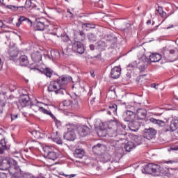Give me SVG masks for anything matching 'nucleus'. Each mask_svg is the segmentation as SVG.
I'll use <instances>...</instances> for the list:
<instances>
[{
	"mask_svg": "<svg viewBox=\"0 0 178 178\" xmlns=\"http://www.w3.org/2000/svg\"><path fill=\"white\" fill-rule=\"evenodd\" d=\"M37 70L42 73V74H45L46 77H49V79H51V77H52V75L54 74V70H52V69L49 67H45L42 70L37 69Z\"/></svg>",
	"mask_w": 178,
	"mask_h": 178,
	"instance_id": "16",
	"label": "nucleus"
},
{
	"mask_svg": "<svg viewBox=\"0 0 178 178\" xmlns=\"http://www.w3.org/2000/svg\"><path fill=\"white\" fill-rule=\"evenodd\" d=\"M174 98L176 99V101H178V96L177 95H174Z\"/></svg>",
	"mask_w": 178,
	"mask_h": 178,
	"instance_id": "64",
	"label": "nucleus"
},
{
	"mask_svg": "<svg viewBox=\"0 0 178 178\" xmlns=\"http://www.w3.org/2000/svg\"><path fill=\"white\" fill-rule=\"evenodd\" d=\"M122 30H123L124 33H130L132 30L131 24H126L125 27L122 28Z\"/></svg>",
	"mask_w": 178,
	"mask_h": 178,
	"instance_id": "35",
	"label": "nucleus"
},
{
	"mask_svg": "<svg viewBox=\"0 0 178 178\" xmlns=\"http://www.w3.org/2000/svg\"><path fill=\"white\" fill-rule=\"evenodd\" d=\"M122 118L124 122H129L130 123L131 122L134 121V119H136V114L134 112L127 110L123 113Z\"/></svg>",
	"mask_w": 178,
	"mask_h": 178,
	"instance_id": "10",
	"label": "nucleus"
},
{
	"mask_svg": "<svg viewBox=\"0 0 178 178\" xmlns=\"http://www.w3.org/2000/svg\"><path fill=\"white\" fill-rule=\"evenodd\" d=\"M75 39L76 40V41H79L80 42V41H84L86 40V33H84L83 31H79L77 34H76V37L75 38Z\"/></svg>",
	"mask_w": 178,
	"mask_h": 178,
	"instance_id": "32",
	"label": "nucleus"
},
{
	"mask_svg": "<svg viewBox=\"0 0 178 178\" xmlns=\"http://www.w3.org/2000/svg\"><path fill=\"white\" fill-rule=\"evenodd\" d=\"M120 72L121 70L118 67H114L113 69H111V79H119V77H120Z\"/></svg>",
	"mask_w": 178,
	"mask_h": 178,
	"instance_id": "17",
	"label": "nucleus"
},
{
	"mask_svg": "<svg viewBox=\"0 0 178 178\" xmlns=\"http://www.w3.org/2000/svg\"><path fill=\"white\" fill-rule=\"evenodd\" d=\"M55 54H57L58 55H59V53H58V52H56L55 51H51V56H52L53 58H55V56H54V55H55Z\"/></svg>",
	"mask_w": 178,
	"mask_h": 178,
	"instance_id": "54",
	"label": "nucleus"
},
{
	"mask_svg": "<svg viewBox=\"0 0 178 178\" xmlns=\"http://www.w3.org/2000/svg\"><path fill=\"white\" fill-rule=\"evenodd\" d=\"M156 135V130L152 128L146 129L145 130V138H147V140H152L154 137Z\"/></svg>",
	"mask_w": 178,
	"mask_h": 178,
	"instance_id": "13",
	"label": "nucleus"
},
{
	"mask_svg": "<svg viewBox=\"0 0 178 178\" xmlns=\"http://www.w3.org/2000/svg\"><path fill=\"white\" fill-rule=\"evenodd\" d=\"M71 76H61L58 79L52 81L48 86L49 92H55V94H60L64 95L67 92V84L72 81Z\"/></svg>",
	"mask_w": 178,
	"mask_h": 178,
	"instance_id": "1",
	"label": "nucleus"
},
{
	"mask_svg": "<svg viewBox=\"0 0 178 178\" xmlns=\"http://www.w3.org/2000/svg\"><path fill=\"white\" fill-rule=\"evenodd\" d=\"M3 140H6V138L2 134H0V143H1Z\"/></svg>",
	"mask_w": 178,
	"mask_h": 178,
	"instance_id": "55",
	"label": "nucleus"
},
{
	"mask_svg": "<svg viewBox=\"0 0 178 178\" xmlns=\"http://www.w3.org/2000/svg\"><path fill=\"white\" fill-rule=\"evenodd\" d=\"M19 104L22 108L29 106L30 105V97L27 95H22L19 99Z\"/></svg>",
	"mask_w": 178,
	"mask_h": 178,
	"instance_id": "15",
	"label": "nucleus"
},
{
	"mask_svg": "<svg viewBox=\"0 0 178 178\" xmlns=\"http://www.w3.org/2000/svg\"><path fill=\"white\" fill-rule=\"evenodd\" d=\"M43 151L44 152V156L47 158V159H51V161H55L59 158V154L51 151V147L49 146H45L43 147Z\"/></svg>",
	"mask_w": 178,
	"mask_h": 178,
	"instance_id": "7",
	"label": "nucleus"
},
{
	"mask_svg": "<svg viewBox=\"0 0 178 178\" xmlns=\"http://www.w3.org/2000/svg\"><path fill=\"white\" fill-rule=\"evenodd\" d=\"M48 115L51 118V119H53V120H54L56 118V117H55V115H54V114H52L51 111L49 113Z\"/></svg>",
	"mask_w": 178,
	"mask_h": 178,
	"instance_id": "51",
	"label": "nucleus"
},
{
	"mask_svg": "<svg viewBox=\"0 0 178 178\" xmlns=\"http://www.w3.org/2000/svg\"><path fill=\"white\" fill-rule=\"evenodd\" d=\"M21 8H26V9L31 8V0H26L25 2V6H21Z\"/></svg>",
	"mask_w": 178,
	"mask_h": 178,
	"instance_id": "39",
	"label": "nucleus"
},
{
	"mask_svg": "<svg viewBox=\"0 0 178 178\" xmlns=\"http://www.w3.org/2000/svg\"><path fill=\"white\" fill-rule=\"evenodd\" d=\"M76 131L78 134H79L81 137H86V136H88V133H90L89 127L86 125L78 126L76 128Z\"/></svg>",
	"mask_w": 178,
	"mask_h": 178,
	"instance_id": "11",
	"label": "nucleus"
},
{
	"mask_svg": "<svg viewBox=\"0 0 178 178\" xmlns=\"http://www.w3.org/2000/svg\"><path fill=\"white\" fill-rule=\"evenodd\" d=\"M10 46L8 49V55L10 57V60H13V58H16L19 55V50L16 46Z\"/></svg>",
	"mask_w": 178,
	"mask_h": 178,
	"instance_id": "14",
	"label": "nucleus"
},
{
	"mask_svg": "<svg viewBox=\"0 0 178 178\" xmlns=\"http://www.w3.org/2000/svg\"><path fill=\"white\" fill-rule=\"evenodd\" d=\"M48 20L44 17L36 18L33 26L36 31H43L48 27Z\"/></svg>",
	"mask_w": 178,
	"mask_h": 178,
	"instance_id": "4",
	"label": "nucleus"
},
{
	"mask_svg": "<svg viewBox=\"0 0 178 178\" xmlns=\"http://www.w3.org/2000/svg\"><path fill=\"white\" fill-rule=\"evenodd\" d=\"M150 122L152 123H154V124H157L160 127H163L166 126V122H165L164 121L161 120H156L155 118H150Z\"/></svg>",
	"mask_w": 178,
	"mask_h": 178,
	"instance_id": "26",
	"label": "nucleus"
},
{
	"mask_svg": "<svg viewBox=\"0 0 178 178\" xmlns=\"http://www.w3.org/2000/svg\"><path fill=\"white\" fill-rule=\"evenodd\" d=\"M137 116L138 120H144L147 118V110L145 108H138L137 110Z\"/></svg>",
	"mask_w": 178,
	"mask_h": 178,
	"instance_id": "18",
	"label": "nucleus"
},
{
	"mask_svg": "<svg viewBox=\"0 0 178 178\" xmlns=\"http://www.w3.org/2000/svg\"><path fill=\"white\" fill-rule=\"evenodd\" d=\"M157 111H158L159 112H160V113H159V115H162V114L163 113V108H158Z\"/></svg>",
	"mask_w": 178,
	"mask_h": 178,
	"instance_id": "57",
	"label": "nucleus"
},
{
	"mask_svg": "<svg viewBox=\"0 0 178 178\" xmlns=\"http://www.w3.org/2000/svg\"><path fill=\"white\" fill-rule=\"evenodd\" d=\"M72 51L74 52H76L77 54H80V55H83L84 54V46L81 44V42L79 41H75L72 44Z\"/></svg>",
	"mask_w": 178,
	"mask_h": 178,
	"instance_id": "9",
	"label": "nucleus"
},
{
	"mask_svg": "<svg viewBox=\"0 0 178 178\" xmlns=\"http://www.w3.org/2000/svg\"><path fill=\"white\" fill-rule=\"evenodd\" d=\"M118 121L111 120L104 123V131H106L109 137H116L118 134L115 132Z\"/></svg>",
	"mask_w": 178,
	"mask_h": 178,
	"instance_id": "3",
	"label": "nucleus"
},
{
	"mask_svg": "<svg viewBox=\"0 0 178 178\" xmlns=\"http://www.w3.org/2000/svg\"><path fill=\"white\" fill-rule=\"evenodd\" d=\"M163 162H164V163H167L168 165L172 164V163H175V161H172V160H170V161H164Z\"/></svg>",
	"mask_w": 178,
	"mask_h": 178,
	"instance_id": "50",
	"label": "nucleus"
},
{
	"mask_svg": "<svg viewBox=\"0 0 178 178\" xmlns=\"http://www.w3.org/2000/svg\"><path fill=\"white\" fill-rule=\"evenodd\" d=\"M8 172L13 175L11 178H23V174L19 165H13L9 168Z\"/></svg>",
	"mask_w": 178,
	"mask_h": 178,
	"instance_id": "8",
	"label": "nucleus"
},
{
	"mask_svg": "<svg viewBox=\"0 0 178 178\" xmlns=\"http://www.w3.org/2000/svg\"><path fill=\"white\" fill-rule=\"evenodd\" d=\"M133 148H136V143L134 142L129 141L124 145V149L127 152H130Z\"/></svg>",
	"mask_w": 178,
	"mask_h": 178,
	"instance_id": "27",
	"label": "nucleus"
},
{
	"mask_svg": "<svg viewBox=\"0 0 178 178\" xmlns=\"http://www.w3.org/2000/svg\"><path fill=\"white\" fill-rule=\"evenodd\" d=\"M8 142L6 141V139H3L1 142H0V155L3 154L5 151L8 149V146L6 145V143Z\"/></svg>",
	"mask_w": 178,
	"mask_h": 178,
	"instance_id": "28",
	"label": "nucleus"
},
{
	"mask_svg": "<svg viewBox=\"0 0 178 178\" xmlns=\"http://www.w3.org/2000/svg\"><path fill=\"white\" fill-rule=\"evenodd\" d=\"M20 66H27L29 65V57L26 55H22L19 58Z\"/></svg>",
	"mask_w": 178,
	"mask_h": 178,
	"instance_id": "23",
	"label": "nucleus"
},
{
	"mask_svg": "<svg viewBox=\"0 0 178 178\" xmlns=\"http://www.w3.org/2000/svg\"><path fill=\"white\" fill-rule=\"evenodd\" d=\"M67 129L68 131L63 135L64 140H67V141H74L76 140V134L73 129H74V125L67 124H66Z\"/></svg>",
	"mask_w": 178,
	"mask_h": 178,
	"instance_id": "6",
	"label": "nucleus"
},
{
	"mask_svg": "<svg viewBox=\"0 0 178 178\" xmlns=\"http://www.w3.org/2000/svg\"><path fill=\"white\" fill-rule=\"evenodd\" d=\"M144 170L145 172L147 173V175H152L154 173H157V172H161V173L168 177L172 175L170 174V172H169V169L163 170H162V168H161V166L155 163L147 164V165L145 166Z\"/></svg>",
	"mask_w": 178,
	"mask_h": 178,
	"instance_id": "2",
	"label": "nucleus"
},
{
	"mask_svg": "<svg viewBox=\"0 0 178 178\" xmlns=\"http://www.w3.org/2000/svg\"><path fill=\"white\" fill-rule=\"evenodd\" d=\"M6 8H8V9H11V10H17V9H19V8H22V6L17 7L15 6L8 5Z\"/></svg>",
	"mask_w": 178,
	"mask_h": 178,
	"instance_id": "40",
	"label": "nucleus"
},
{
	"mask_svg": "<svg viewBox=\"0 0 178 178\" xmlns=\"http://www.w3.org/2000/svg\"><path fill=\"white\" fill-rule=\"evenodd\" d=\"M0 178H7L6 174L3 172H0Z\"/></svg>",
	"mask_w": 178,
	"mask_h": 178,
	"instance_id": "53",
	"label": "nucleus"
},
{
	"mask_svg": "<svg viewBox=\"0 0 178 178\" xmlns=\"http://www.w3.org/2000/svg\"><path fill=\"white\" fill-rule=\"evenodd\" d=\"M88 38L89 41H90V42H94L97 41V37L92 33H88Z\"/></svg>",
	"mask_w": 178,
	"mask_h": 178,
	"instance_id": "36",
	"label": "nucleus"
},
{
	"mask_svg": "<svg viewBox=\"0 0 178 178\" xmlns=\"http://www.w3.org/2000/svg\"><path fill=\"white\" fill-rule=\"evenodd\" d=\"M128 127H129L130 130L132 131H137L140 129V122L137 121H131L129 123Z\"/></svg>",
	"mask_w": 178,
	"mask_h": 178,
	"instance_id": "19",
	"label": "nucleus"
},
{
	"mask_svg": "<svg viewBox=\"0 0 178 178\" xmlns=\"http://www.w3.org/2000/svg\"><path fill=\"white\" fill-rule=\"evenodd\" d=\"M51 138L54 143H56V144H63L62 138H60V135L58 134V131L53 133L51 136Z\"/></svg>",
	"mask_w": 178,
	"mask_h": 178,
	"instance_id": "21",
	"label": "nucleus"
},
{
	"mask_svg": "<svg viewBox=\"0 0 178 178\" xmlns=\"http://www.w3.org/2000/svg\"><path fill=\"white\" fill-rule=\"evenodd\" d=\"M102 133V130L99 131V132L97 133L98 136H100V137H105V134L101 135Z\"/></svg>",
	"mask_w": 178,
	"mask_h": 178,
	"instance_id": "58",
	"label": "nucleus"
},
{
	"mask_svg": "<svg viewBox=\"0 0 178 178\" xmlns=\"http://www.w3.org/2000/svg\"><path fill=\"white\" fill-rule=\"evenodd\" d=\"M0 27L2 28L3 27V22L0 20Z\"/></svg>",
	"mask_w": 178,
	"mask_h": 178,
	"instance_id": "62",
	"label": "nucleus"
},
{
	"mask_svg": "<svg viewBox=\"0 0 178 178\" xmlns=\"http://www.w3.org/2000/svg\"><path fill=\"white\" fill-rule=\"evenodd\" d=\"M90 49H91V51H94V49H95V46H94V44H90Z\"/></svg>",
	"mask_w": 178,
	"mask_h": 178,
	"instance_id": "56",
	"label": "nucleus"
},
{
	"mask_svg": "<svg viewBox=\"0 0 178 178\" xmlns=\"http://www.w3.org/2000/svg\"><path fill=\"white\" fill-rule=\"evenodd\" d=\"M82 26H83V27H90V26H91V24H90V23H83L82 24Z\"/></svg>",
	"mask_w": 178,
	"mask_h": 178,
	"instance_id": "52",
	"label": "nucleus"
},
{
	"mask_svg": "<svg viewBox=\"0 0 178 178\" xmlns=\"http://www.w3.org/2000/svg\"><path fill=\"white\" fill-rule=\"evenodd\" d=\"M17 119V114H11V120H15Z\"/></svg>",
	"mask_w": 178,
	"mask_h": 178,
	"instance_id": "48",
	"label": "nucleus"
},
{
	"mask_svg": "<svg viewBox=\"0 0 178 178\" xmlns=\"http://www.w3.org/2000/svg\"><path fill=\"white\" fill-rule=\"evenodd\" d=\"M15 163V160L13 159H10V160H6L5 162H3V158H2V156H0V166H6L3 168H1L2 170H9V168H12L10 163Z\"/></svg>",
	"mask_w": 178,
	"mask_h": 178,
	"instance_id": "12",
	"label": "nucleus"
},
{
	"mask_svg": "<svg viewBox=\"0 0 178 178\" xmlns=\"http://www.w3.org/2000/svg\"><path fill=\"white\" fill-rule=\"evenodd\" d=\"M3 99H5V95L0 93V113H3V108H5V106L6 105V103Z\"/></svg>",
	"mask_w": 178,
	"mask_h": 178,
	"instance_id": "29",
	"label": "nucleus"
},
{
	"mask_svg": "<svg viewBox=\"0 0 178 178\" xmlns=\"http://www.w3.org/2000/svg\"><path fill=\"white\" fill-rule=\"evenodd\" d=\"M160 16H161V17H164V20L168 18V16H167L166 13H165V12H163V13H161V15Z\"/></svg>",
	"mask_w": 178,
	"mask_h": 178,
	"instance_id": "47",
	"label": "nucleus"
},
{
	"mask_svg": "<svg viewBox=\"0 0 178 178\" xmlns=\"http://www.w3.org/2000/svg\"><path fill=\"white\" fill-rule=\"evenodd\" d=\"M146 23L147 26H149V24H151V19L147 20Z\"/></svg>",
	"mask_w": 178,
	"mask_h": 178,
	"instance_id": "63",
	"label": "nucleus"
},
{
	"mask_svg": "<svg viewBox=\"0 0 178 178\" xmlns=\"http://www.w3.org/2000/svg\"><path fill=\"white\" fill-rule=\"evenodd\" d=\"M88 29H95V25L91 24V25H89V26H88Z\"/></svg>",
	"mask_w": 178,
	"mask_h": 178,
	"instance_id": "59",
	"label": "nucleus"
},
{
	"mask_svg": "<svg viewBox=\"0 0 178 178\" xmlns=\"http://www.w3.org/2000/svg\"><path fill=\"white\" fill-rule=\"evenodd\" d=\"M124 130H126V125L117 122V124L115 129V133H116L117 136H113L115 138V141H119V140H124V138H123L124 136L122 134Z\"/></svg>",
	"mask_w": 178,
	"mask_h": 178,
	"instance_id": "5",
	"label": "nucleus"
},
{
	"mask_svg": "<svg viewBox=\"0 0 178 178\" xmlns=\"http://www.w3.org/2000/svg\"><path fill=\"white\" fill-rule=\"evenodd\" d=\"M109 109L111 111L108 112V115H112V113L115 115V113L118 111V105H116V104H115V103H111L109 105Z\"/></svg>",
	"mask_w": 178,
	"mask_h": 178,
	"instance_id": "30",
	"label": "nucleus"
},
{
	"mask_svg": "<svg viewBox=\"0 0 178 178\" xmlns=\"http://www.w3.org/2000/svg\"><path fill=\"white\" fill-rule=\"evenodd\" d=\"M63 106H70L72 105V102L69 99L63 102Z\"/></svg>",
	"mask_w": 178,
	"mask_h": 178,
	"instance_id": "41",
	"label": "nucleus"
},
{
	"mask_svg": "<svg viewBox=\"0 0 178 178\" xmlns=\"http://www.w3.org/2000/svg\"><path fill=\"white\" fill-rule=\"evenodd\" d=\"M144 141H145V136H138L134 138V142H135V145L136 147H137V145H140V144H143V143H144Z\"/></svg>",
	"mask_w": 178,
	"mask_h": 178,
	"instance_id": "31",
	"label": "nucleus"
},
{
	"mask_svg": "<svg viewBox=\"0 0 178 178\" xmlns=\"http://www.w3.org/2000/svg\"><path fill=\"white\" fill-rule=\"evenodd\" d=\"M175 52H176V51H175V49H171L169 51H165L163 55H164V58H169V56H168V54H170L171 55H173V54H175Z\"/></svg>",
	"mask_w": 178,
	"mask_h": 178,
	"instance_id": "38",
	"label": "nucleus"
},
{
	"mask_svg": "<svg viewBox=\"0 0 178 178\" xmlns=\"http://www.w3.org/2000/svg\"><path fill=\"white\" fill-rule=\"evenodd\" d=\"M23 178H34V176L30 173H24L22 175Z\"/></svg>",
	"mask_w": 178,
	"mask_h": 178,
	"instance_id": "43",
	"label": "nucleus"
},
{
	"mask_svg": "<svg viewBox=\"0 0 178 178\" xmlns=\"http://www.w3.org/2000/svg\"><path fill=\"white\" fill-rule=\"evenodd\" d=\"M34 178H45L44 176H42V174L38 175L36 177Z\"/></svg>",
	"mask_w": 178,
	"mask_h": 178,
	"instance_id": "60",
	"label": "nucleus"
},
{
	"mask_svg": "<svg viewBox=\"0 0 178 178\" xmlns=\"http://www.w3.org/2000/svg\"><path fill=\"white\" fill-rule=\"evenodd\" d=\"M61 40L62 41H63L64 42H67L69 41V37L65 35V36H62L61 37Z\"/></svg>",
	"mask_w": 178,
	"mask_h": 178,
	"instance_id": "44",
	"label": "nucleus"
},
{
	"mask_svg": "<svg viewBox=\"0 0 178 178\" xmlns=\"http://www.w3.org/2000/svg\"><path fill=\"white\" fill-rule=\"evenodd\" d=\"M101 148V144H97L92 147L93 151H95V149H99Z\"/></svg>",
	"mask_w": 178,
	"mask_h": 178,
	"instance_id": "45",
	"label": "nucleus"
},
{
	"mask_svg": "<svg viewBox=\"0 0 178 178\" xmlns=\"http://www.w3.org/2000/svg\"><path fill=\"white\" fill-rule=\"evenodd\" d=\"M31 59L33 62L38 63V62H41V60H42V54L40 53V51L33 53L31 54Z\"/></svg>",
	"mask_w": 178,
	"mask_h": 178,
	"instance_id": "20",
	"label": "nucleus"
},
{
	"mask_svg": "<svg viewBox=\"0 0 178 178\" xmlns=\"http://www.w3.org/2000/svg\"><path fill=\"white\" fill-rule=\"evenodd\" d=\"M170 131L178 130V120L172 121L170 125Z\"/></svg>",
	"mask_w": 178,
	"mask_h": 178,
	"instance_id": "34",
	"label": "nucleus"
},
{
	"mask_svg": "<svg viewBox=\"0 0 178 178\" xmlns=\"http://www.w3.org/2000/svg\"><path fill=\"white\" fill-rule=\"evenodd\" d=\"M23 22H26V23H29V24H32L33 23L31 20H30V19L24 16H22L19 17V18L18 19V22L16 24L17 27H20V25L22 24V23H23Z\"/></svg>",
	"mask_w": 178,
	"mask_h": 178,
	"instance_id": "25",
	"label": "nucleus"
},
{
	"mask_svg": "<svg viewBox=\"0 0 178 178\" xmlns=\"http://www.w3.org/2000/svg\"><path fill=\"white\" fill-rule=\"evenodd\" d=\"M31 108H36L37 109H38V111H40V112H42V113H44V115H49V112H51L49 110L44 108V107H39L38 106L34 105V104L31 105Z\"/></svg>",
	"mask_w": 178,
	"mask_h": 178,
	"instance_id": "33",
	"label": "nucleus"
},
{
	"mask_svg": "<svg viewBox=\"0 0 178 178\" xmlns=\"http://www.w3.org/2000/svg\"><path fill=\"white\" fill-rule=\"evenodd\" d=\"M136 67H137V63H131L127 65V70L131 71V70H134V69H136Z\"/></svg>",
	"mask_w": 178,
	"mask_h": 178,
	"instance_id": "37",
	"label": "nucleus"
},
{
	"mask_svg": "<svg viewBox=\"0 0 178 178\" xmlns=\"http://www.w3.org/2000/svg\"><path fill=\"white\" fill-rule=\"evenodd\" d=\"M161 59H162V56L159 54H152L149 56L150 62H153V63L159 62Z\"/></svg>",
	"mask_w": 178,
	"mask_h": 178,
	"instance_id": "24",
	"label": "nucleus"
},
{
	"mask_svg": "<svg viewBox=\"0 0 178 178\" xmlns=\"http://www.w3.org/2000/svg\"><path fill=\"white\" fill-rule=\"evenodd\" d=\"M54 122H55L57 127H60V126H62V122H60V120L56 118L54 120Z\"/></svg>",
	"mask_w": 178,
	"mask_h": 178,
	"instance_id": "42",
	"label": "nucleus"
},
{
	"mask_svg": "<svg viewBox=\"0 0 178 178\" xmlns=\"http://www.w3.org/2000/svg\"><path fill=\"white\" fill-rule=\"evenodd\" d=\"M95 58H97V59H101V54L97 55Z\"/></svg>",
	"mask_w": 178,
	"mask_h": 178,
	"instance_id": "61",
	"label": "nucleus"
},
{
	"mask_svg": "<svg viewBox=\"0 0 178 178\" xmlns=\"http://www.w3.org/2000/svg\"><path fill=\"white\" fill-rule=\"evenodd\" d=\"M156 11L158 12V13H159L160 15L163 13V10L161 7H159Z\"/></svg>",
	"mask_w": 178,
	"mask_h": 178,
	"instance_id": "46",
	"label": "nucleus"
},
{
	"mask_svg": "<svg viewBox=\"0 0 178 178\" xmlns=\"http://www.w3.org/2000/svg\"><path fill=\"white\" fill-rule=\"evenodd\" d=\"M85 154L86 152L83 149H76L74 152V158H77L78 159H81Z\"/></svg>",
	"mask_w": 178,
	"mask_h": 178,
	"instance_id": "22",
	"label": "nucleus"
},
{
	"mask_svg": "<svg viewBox=\"0 0 178 178\" xmlns=\"http://www.w3.org/2000/svg\"><path fill=\"white\" fill-rule=\"evenodd\" d=\"M139 69H140V72H144V71L145 70V65H141L139 67Z\"/></svg>",
	"mask_w": 178,
	"mask_h": 178,
	"instance_id": "49",
	"label": "nucleus"
}]
</instances>
